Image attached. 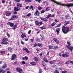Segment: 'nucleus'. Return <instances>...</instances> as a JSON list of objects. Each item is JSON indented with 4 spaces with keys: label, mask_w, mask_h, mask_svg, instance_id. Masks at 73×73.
Here are the masks:
<instances>
[{
    "label": "nucleus",
    "mask_w": 73,
    "mask_h": 73,
    "mask_svg": "<svg viewBox=\"0 0 73 73\" xmlns=\"http://www.w3.org/2000/svg\"><path fill=\"white\" fill-rule=\"evenodd\" d=\"M52 1L54 2L55 3H56V4H58L59 5H62V6H64L65 7V6H66L67 8H70L71 7H73V3H69L67 4H61V3L58 2H57L56 1H54V0H51Z\"/></svg>",
    "instance_id": "nucleus-1"
},
{
    "label": "nucleus",
    "mask_w": 73,
    "mask_h": 73,
    "mask_svg": "<svg viewBox=\"0 0 73 73\" xmlns=\"http://www.w3.org/2000/svg\"><path fill=\"white\" fill-rule=\"evenodd\" d=\"M62 28L63 32L65 34L69 32V29L68 27H66L64 25H63Z\"/></svg>",
    "instance_id": "nucleus-2"
},
{
    "label": "nucleus",
    "mask_w": 73,
    "mask_h": 73,
    "mask_svg": "<svg viewBox=\"0 0 73 73\" xmlns=\"http://www.w3.org/2000/svg\"><path fill=\"white\" fill-rule=\"evenodd\" d=\"M67 44L68 45L66 46L67 48V49H69V50H71V52H72V51L73 50V47L70 46V45H71V44H70V42H69L68 41L67 42Z\"/></svg>",
    "instance_id": "nucleus-3"
},
{
    "label": "nucleus",
    "mask_w": 73,
    "mask_h": 73,
    "mask_svg": "<svg viewBox=\"0 0 73 73\" xmlns=\"http://www.w3.org/2000/svg\"><path fill=\"white\" fill-rule=\"evenodd\" d=\"M34 15L35 16H39L40 15V12L37 10H36V11L35 12Z\"/></svg>",
    "instance_id": "nucleus-4"
},
{
    "label": "nucleus",
    "mask_w": 73,
    "mask_h": 73,
    "mask_svg": "<svg viewBox=\"0 0 73 73\" xmlns=\"http://www.w3.org/2000/svg\"><path fill=\"white\" fill-rule=\"evenodd\" d=\"M8 25H9L11 27H13L14 25V23H11V22H8L7 24Z\"/></svg>",
    "instance_id": "nucleus-5"
},
{
    "label": "nucleus",
    "mask_w": 73,
    "mask_h": 73,
    "mask_svg": "<svg viewBox=\"0 0 73 73\" xmlns=\"http://www.w3.org/2000/svg\"><path fill=\"white\" fill-rule=\"evenodd\" d=\"M11 15V12L9 11H7L6 13V15L7 16H9Z\"/></svg>",
    "instance_id": "nucleus-6"
},
{
    "label": "nucleus",
    "mask_w": 73,
    "mask_h": 73,
    "mask_svg": "<svg viewBox=\"0 0 73 73\" xmlns=\"http://www.w3.org/2000/svg\"><path fill=\"white\" fill-rule=\"evenodd\" d=\"M40 19L41 20H42V21H44L47 22V21H48L47 19H46V18H45L41 17L40 18Z\"/></svg>",
    "instance_id": "nucleus-7"
},
{
    "label": "nucleus",
    "mask_w": 73,
    "mask_h": 73,
    "mask_svg": "<svg viewBox=\"0 0 73 73\" xmlns=\"http://www.w3.org/2000/svg\"><path fill=\"white\" fill-rule=\"evenodd\" d=\"M66 19H68V20L70 19V15H66Z\"/></svg>",
    "instance_id": "nucleus-8"
},
{
    "label": "nucleus",
    "mask_w": 73,
    "mask_h": 73,
    "mask_svg": "<svg viewBox=\"0 0 73 73\" xmlns=\"http://www.w3.org/2000/svg\"><path fill=\"white\" fill-rule=\"evenodd\" d=\"M53 40L54 41H55L57 43V44H59V41H58V40H57V39L54 38Z\"/></svg>",
    "instance_id": "nucleus-9"
},
{
    "label": "nucleus",
    "mask_w": 73,
    "mask_h": 73,
    "mask_svg": "<svg viewBox=\"0 0 73 73\" xmlns=\"http://www.w3.org/2000/svg\"><path fill=\"white\" fill-rule=\"evenodd\" d=\"M16 54H13L12 55V58H11V60L12 61L14 59H15V58H16Z\"/></svg>",
    "instance_id": "nucleus-10"
},
{
    "label": "nucleus",
    "mask_w": 73,
    "mask_h": 73,
    "mask_svg": "<svg viewBox=\"0 0 73 73\" xmlns=\"http://www.w3.org/2000/svg\"><path fill=\"white\" fill-rule=\"evenodd\" d=\"M17 72H18L20 73H21V72H23V70H22V69H20L17 68Z\"/></svg>",
    "instance_id": "nucleus-11"
},
{
    "label": "nucleus",
    "mask_w": 73,
    "mask_h": 73,
    "mask_svg": "<svg viewBox=\"0 0 73 73\" xmlns=\"http://www.w3.org/2000/svg\"><path fill=\"white\" fill-rule=\"evenodd\" d=\"M14 10L15 11H17L18 12L19 10H20V9H19V7H16L14 9Z\"/></svg>",
    "instance_id": "nucleus-12"
},
{
    "label": "nucleus",
    "mask_w": 73,
    "mask_h": 73,
    "mask_svg": "<svg viewBox=\"0 0 73 73\" xmlns=\"http://www.w3.org/2000/svg\"><path fill=\"white\" fill-rule=\"evenodd\" d=\"M21 33L22 34L21 35V38H24V37H26V35H24V33H23L21 32Z\"/></svg>",
    "instance_id": "nucleus-13"
},
{
    "label": "nucleus",
    "mask_w": 73,
    "mask_h": 73,
    "mask_svg": "<svg viewBox=\"0 0 73 73\" xmlns=\"http://www.w3.org/2000/svg\"><path fill=\"white\" fill-rule=\"evenodd\" d=\"M23 50H25L26 51V52L27 53H30V51H29V50H28L27 48H23Z\"/></svg>",
    "instance_id": "nucleus-14"
},
{
    "label": "nucleus",
    "mask_w": 73,
    "mask_h": 73,
    "mask_svg": "<svg viewBox=\"0 0 73 73\" xmlns=\"http://www.w3.org/2000/svg\"><path fill=\"white\" fill-rule=\"evenodd\" d=\"M17 7H22L23 5L21 4L17 3Z\"/></svg>",
    "instance_id": "nucleus-15"
},
{
    "label": "nucleus",
    "mask_w": 73,
    "mask_h": 73,
    "mask_svg": "<svg viewBox=\"0 0 73 73\" xmlns=\"http://www.w3.org/2000/svg\"><path fill=\"white\" fill-rule=\"evenodd\" d=\"M70 23V21H65L64 22V25L65 26L66 25H67V24H69V23Z\"/></svg>",
    "instance_id": "nucleus-16"
},
{
    "label": "nucleus",
    "mask_w": 73,
    "mask_h": 73,
    "mask_svg": "<svg viewBox=\"0 0 73 73\" xmlns=\"http://www.w3.org/2000/svg\"><path fill=\"white\" fill-rule=\"evenodd\" d=\"M56 32L57 35H59V32H60V29L58 28L56 29Z\"/></svg>",
    "instance_id": "nucleus-17"
},
{
    "label": "nucleus",
    "mask_w": 73,
    "mask_h": 73,
    "mask_svg": "<svg viewBox=\"0 0 73 73\" xmlns=\"http://www.w3.org/2000/svg\"><path fill=\"white\" fill-rule=\"evenodd\" d=\"M2 41H4L5 42H7V41H8V39L5 38L3 39Z\"/></svg>",
    "instance_id": "nucleus-18"
},
{
    "label": "nucleus",
    "mask_w": 73,
    "mask_h": 73,
    "mask_svg": "<svg viewBox=\"0 0 73 73\" xmlns=\"http://www.w3.org/2000/svg\"><path fill=\"white\" fill-rule=\"evenodd\" d=\"M43 60L45 61V62H48V60L46 59V58L45 57H44L43 58Z\"/></svg>",
    "instance_id": "nucleus-19"
},
{
    "label": "nucleus",
    "mask_w": 73,
    "mask_h": 73,
    "mask_svg": "<svg viewBox=\"0 0 73 73\" xmlns=\"http://www.w3.org/2000/svg\"><path fill=\"white\" fill-rule=\"evenodd\" d=\"M35 23L36 25H37V26H38L39 25V23H38V22L37 21H36L35 22Z\"/></svg>",
    "instance_id": "nucleus-20"
},
{
    "label": "nucleus",
    "mask_w": 73,
    "mask_h": 73,
    "mask_svg": "<svg viewBox=\"0 0 73 73\" xmlns=\"http://www.w3.org/2000/svg\"><path fill=\"white\" fill-rule=\"evenodd\" d=\"M0 73H5V71H3V69H0Z\"/></svg>",
    "instance_id": "nucleus-21"
},
{
    "label": "nucleus",
    "mask_w": 73,
    "mask_h": 73,
    "mask_svg": "<svg viewBox=\"0 0 73 73\" xmlns=\"http://www.w3.org/2000/svg\"><path fill=\"white\" fill-rule=\"evenodd\" d=\"M34 60H35V61H38V59L36 57H35L34 58Z\"/></svg>",
    "instance_id": "nucleus-22"
},
{
    "label": "nucleus",
    "mask_w": 73,
    "mask_h": 73,
    "mask_svg": "<svg viewBox=\"0 0 73 73\" xmlns=\"http://www.w3.org/2000/svg\"><path fill=\"white\" fill-rule=\"evenodd\" d=\"M31 65H36V63L34 62H31L30 63Z\"/></svg>",
    "instance_id": "nucleus-23"
},
{
    "label": "nucleus",
    "mask_w": 73,
    "mask_h": 73,
    "mask_svg": "<svg viewBox=\"0 0 73 73\" xmlns=\"http://www.w3.org/2000/svg\"><path fill=\"white\" fill-rule=\"evenodd\" d=\"M41 40H44V35H42L41 36Z\"/></svg>",
    "instance_id": "nucleus-24"
},
{
    "label": "nucleus",
    "mask_w": 73,
    "mask_h": 73,
    "mask_svg": "<svg viewBox=\"0 0 73 73\" xmlns=\"http://www.w3.org/2000/svg\"><path fill=\"white\" fill-rule=\"evenodd\" d=\"M29 9H32L33 11V10H34V9L33 8V7L32 6H31L29 7Z\"/></svg>",
    "instance_id": "nucleus-25"
},
{
    "label": "nucleus",
    "mask_w": 73,
    "mask_h": 73,
    "mask_svg": "<svg viewBox=\"0 0 73 73\" xmlns=\"http://www.w3.org/2000/svg\"><path fill=\"white\" fill-rule=\"evenodd\" d=\"M52 16V15H51V14H49L48 15V16L46 17V18H47V19H49V17H51Z\"/></svg>",
    "instance_id": "nucleus-26"
},
{
    "label": "nucleus",
    "mask_w": 73,
    "mask_h": 73,
    "mask_svg": "<svg viewBox=\"0 0 73 73\" xmlns=\"http://www.w3.org/2000/svg\"><path fill=\"white\" fill-rule=\"evenodd\" d=\"M37 45L38 46L40 47V46H42V44H41V43H38Z\"/></svg>",
    "instance_id": "nucleus-27"
},
{
    "label": "nucleus",
    "mask_w": 73,
    "mask_h": 73,
    "mask_svg": "<svg viewBox=\"0 0 73 73\" xmlns=\"http://www.w3.org/2000/svg\"><path fill=\"white\" fill-rule=\"evenodd\" d=\"M56 25V23L54 22H53L52 24H51V26L52 27H54V25Z\"/></svg>",
    "instance_id": "nucleus-28"
},
{
    "label": "nucleus",
    "mask_w": 73,
    "mask_h": 73,
    "mask_svg": "<svg viewBox=\"0 0 73 73\" xmlns=\"http://www.w3.org/2000/svg\"><path fill=\"white\" fill-rule=\"evenodd\" d=\"M7 65L4 64L2 66V68H7Z\"/></svg>",
    "instance_id": "nucleus-29"
},
{
    "label": "nucleus",
    "mask_w": 73,
    "mask_h": 73,
    "mask_svg": "<svg viewBox=\"0 0 73 73\" xmlns=\"http://www.w3.org/2000/svg\"><path fill=\"white\" fill-rule=\"evenodd\" d=\"M42 65L43 66H45V65H46V63H45L44 61L43 62H42Z\"/></svg>",
    "instance_id": "nucleus-30"
},
{
    "label": "nucleus",
    "mask_w": 73,
    "mask_h": 73,
    "mask_svg": "<svg viewBox=\"0 0 73 73\" xmlns=\"http://www.w3.org/2000/svg\"><path fill=\"white\" fill-rule=\"evenodd\" d=\"M1 44H3L4 45H5V44H6V45H7V44H8V42H1Z\"/></svg>",
    "instance_id": "nucleus-31"
},
{
    "label": "nucleus",
    "mask_w": 73,
    "mask_h": 73,
    "mask_svg": "<svg viewBox=\"0 0 73 73\" xmlns=\"http://www.w3.org/2000/svg\"><path fill=\"white\" fill-rule=\"evenodd\" d=\"M13 27H14V28H13V29H15L17 27V25H14Z\"/></svg>",
    "instance_id": "nucleus-32"
},
{
    "label": "nucleus",
    "mask_w": 73,
    "mask_h": 73,
    "mask_svg": "<svg viewBox=\"0 0 73 73\" xmlns=\"http://www.w3.org/2000/svg\"><path fill=\"white\" fill-rule=\"evenodd\" d=\"M40 28L41 29H42V30H43V29H45L46 28V27H40Z\"/></svg>",
    "instance_id": "nucleus-33"
},
{
    "label": "nucleus",
    "mask_w": 73,
    "mask_h": 73,
    "mask_svg": "<svg viewBox=\"0 0 73 73\" xmlns=\"http://www.w3.org/2000/svg\"><path fill=\"white\" fill-rule=\"evenodd\" d=\"M8 49L9 50H12V49L10 47H9L8 48Z\"/></svg>",
    "instance_id": "nucleus-34"
},
{
    "label": "nucleus",
    "mask_w": 73,
    "mask_h": 73,
    "mask_svg": "<svg viewBox=\"0 0 73 73\" xmlns=\"http://www.w3.org/2000/svg\"><path fill=\"white\" fill-rule=\"evenodd\" d=\"M38 10H41L42 9V7L39 6L38 8Z\"/></svg>",
    "instance_id": "nucleus-35"
},
{
    "label": "nucleus",
    "mask_w": 73,
    "mask_h": 73,
    "mask_svg": "<svg viewBox=\"0 0 73 73\" xmlns=\"http://www.w3.org/2000/svg\"><path fill=\"white\" fill-rule=\"evenodd\" d=\"M58 46H54V48H53V49H58Z\"/></svg>",
    "instance_id": "nucleus-36"
},
{
    "label": "nucleus",
    "mask_w": 73,
    "mask_h": 73,
    "mask_svg": "<svg viewBox=\"0 0 73 73\" xmlns=\"http://www.w3.org/2000/svg\"><path fill=\"white\" fill-rule=\"evenodd\" d=\"M31 16V13H29L28 14L26 15V16H27V17H29V16Z\"/></svg>",
    "instance_id": "nucleus-37"
},
{
    "label": "nucleus",
    "mask_w": 73,
    "mask_h": 73,
    "mask_svg": "<svg viewBox=\"0 0 73 73\" xmlns=\"http://www.w3.org/2000/svg\"><path fill=\"white\" fill-rule=\"evenodd\" d=\"M53 46H50L49 47V48L50 49H53Z\"/></svg>",
    "instance_id": "nucleus-38"
},
{
    "label": "nucleus",
    "mask_w": 73,
    "mask_h": 73,
    "mask_svg": "<svg viewBox=\"0 0 73 73\" xmlns=\"http://www.w3.org/2000/svg\"><path fill=\"white\" fill-rule=\"evenodd\" d=\"M46 9L47 11H50V9H49V7H47L46 8Z\"/></svg>",
    "instance_id": "nucleus-39"
},
{
    "label": "nucleus",
    "mask_w": 73,
    "mask_h": 73,
    "mask_svg": "<svg viewBox=\"0 0 73 73\" xmlns=\"http://www.w3.org/2000/svg\"><path fill=\"white\" fill-rule=\"evenodd\" d=\"M60 25H61V23H60V24H58L57 25L56 27L57 28L58 27H60Z\"/></svg>",
    "instance_id": "nucleus-40"
},
{
    "label": "nucleus",
    "mask_w": 73,
    "mask_h": 73,
    "mask_svg": "<svg viewBox=\"0 0 73 73\" xmlns=\"http://www.w3.org/2000/svg\"><path fill=\"white\" fill-rule=\"evenodd\" d=\"M54 73H60L57 70H56L54 72Z\"/></svg>",
    "instance_id": "nucleus-41"
},
{
    "label": "nucleus",
    "mask_w": 73,
    "mask_h": 73,
    "mask_svg": "<svg viewBox=\"0 0 73 73\" xmlns=\"http://www.w3.org/2000/svg\"><path fill=\"white\" fill-rule=\"evenodd\" d=\"M62 73H68V71L66 70H64L62 71Z\"/></svg>",
    "instance_id": "nucleus-42"
},
{
    "label": "nucleus",
    "mask_w": 73,
    "mask_h": 73,
    "mask_svg": "<svg viewBox=\"0 0 73 73\" xmlns=\"http://www.w3.org/2000/svg\"><path fill=\"white\" fill-rule=\"evenodd\" d=\"M62 56L63 57H66V54H62Z\"/></svg>",
    "instance_id": "nucleus-43"
},
{
    "label": "nucleus",
    "mask_w": 73,
    "mask_h": 73,
    "mask_svg": "<svg viewBox=\"0 0 73 73\" xmlns=\"http://www.w3.org/2000/svg\"><path fill=\"white\" fill-rule=\"evenodd\" d=\"M26 2H28L29 3H31L32 1V0H27Z\"/></svg>",
    "instance_id": "nucleus-44"
},
{
    "label": "nucleus",
    "mask_w": 73,
    "mask_h": 73,
    "mask_svg": "<svg viewBox=\"0 0 73 73\" xmlns=\"http://www.w3.org/2000/svg\"><path fill=\"white\" fill-rule=\"evenodd\" d=\"M15 1H16L17 2H18V3H19V2H20L21 1L20 0H15Z\"/></svg>",
    "instance_id": "nucleus-45"
},
{
    "label": "nucleus",
    "mask_w": 73,
    "mask_h": 73,
    "mask_svg": "<svg viewBox=\"0 0 73 73\" xmlns=\"http://www.w3.org/2000/svg\"><path fill=\"white\" fill-rule=\"evenodd\" d=\"M42 21H41L39 22V24L40 25H42Z\"/></svg>",
    "instance_id": "nucleus-46"
},
{
    "label": "nucleus",
    "mask_w": 73,
    "mask_h": 73,
    "mask_svg": "<svg viewBox=\"0 0 73 73\" xmlns=\"http://www.w3.org/2000/svg\"><path fill=\"white\" fill-rule=\"evenodd\" d=\"M7 35L8 36V37H10L11 36L10 35H9L8 33H7Z\"/></svg>",
    "instance_id": "nucleus-47"
},
{
    "label": "nucleus",
    "mask_w": 73,
    "mask_h": 73,
    "mask_svg": "<svg viewBox=\"0 0 73 73\" xmlns=\"http://www.w3.org/2000/svg\"><path fill=\"white\" fill-rule=\"evenodd\" d=\"M42 73V70H41V69H40L39 73Z\"/></svg>",
    "instance_id": "nucleus-48"
},
{
    "label": "nucleus",
    "mask_w": 73,
    "mask_h": 73,
    "mask_svg": "<svg viewBox=\"0 0 73 73\" xmlns=\"http://www.w3.org/2000/svg\"><path fill=\"white\" fill-rule=\"evenodd\" d=\"M60 18L62 19H64V16L63 15H62L60 17Z\"/></svg>",
    "instance_id": "nucleus-49"
},
{
    "label": "nucleus",
    "mask_w": 73,
    "mask_h": 73,
    "mask_svg": "<svg viewBox=\"0 0 73 73\" xmlns=\"http://www.w3.org/2000/svg\"><path fill=\"white\" fill-rule=\"evenodd\" d=\"M56 66V65L55 64H54L52 65V68H55Z\"/></svg>",
    "instance_id": "nucleus-50"
},
{
    "label": "nucleus",
    "mask_w": 73,
    "mask_h": 73,
    "mask_svg": "<svg viewBox=\"0 0 73 73\" xmlns=\"http://www.w3.org/2000/svg\"><path fill=\"white\" fill-rule=\"evenodd\" d=\"M40 39L39 38H37V39H36V41H37L40 42Z\"/></svg>",
    "instance_id": "nucleus-51"
},
{
    "label": "nucleus",
    "mask_w": 73,
    "mask_h": 73,
    "mask_svg": "<svg viewBox=\"0 0 73 73\" xmlns=\"http://www.w3.org/2000/svg\"><path fill=\"white\" fill-rule=\"evenodd\" d=\"M50 64H54V62H53V61H50Z\"/></svg>",
    "instance_id": "nucleus-52"
},
{
    "label": "nucleus",
    "mask_w": 73,
    "mask_h": 73,
    "mask_svg": "<svg viewBox=\"0 0 73 73\" xmlns=\"http://www.w3.org/2000/svg\"><path fill=\"white\" fill-rule=\"evenodd\" d=\"M21 43L22 44H23V45H24V42L22 40L21 41Z\"/></svg>",
    "instance_id": "nucleus-53"
},
{
    "label": "nucleus",
    "mask_w": 73,
    "mask_h": 73,
    "mask_svg": "<svg viewBox=\"0 0 73 73\" xmlns=\"http://www.w3.org/2000/svg\"><path fill=\"white\" fill-rule=\"evenodd\" d=\"M44 12H45V11H44V10H42L41 11V13H44Z\"/></svg>",
    "instance_id": "nucleus-54"
},
{
    "label": "nucleus",
    "mask_w": 73,
    "mask_h": 73,
    "mask_svg": "<svg viewBox=\"0 0 73 73\" xmlns=\"http://www.w3.org/2000/svg\"><path fill=\"white\" fill-rule=\"evenodd\" d=\"M12 17L14 18L15 19L16 17V15H13L12 16Z\"/></svg>",
    "instance_id": "nucleus-55"
},
{
    "label": "nucleus",
    "mask_w": 73,
    "mask_h": 73,
    "mask_svg": "<svg viewBox=\"0 0 73 73\" xmlns=\"http://www.w3.org/2000/svg\"><path fill=\"white\" fill-rule=\"evenodd\" d=\"M25 58L26 60H28V57L27 56H25Z\"/></svg>",
    "instance_id": "nucleus-56"
},
{
    "label": "nucleus",
    "mask_w": 73,
    "mask_h": 73,
    "mask_svg": "<svg viewBox=\"0 0 73 73\" xmlns=\"http://www.w3.org/2000/svg\"><path fill=\"white\" fill-rule=\"evenodd\" d=\"M36 1H38L39 3H40L41 0H35Z\"/></svg>",
    "instance_id": "nucleus-57"
},
{
    "label": "nucleus",
    "mask_w": 73,
    "mask_h": 73,
    "mask_svg": "<svg viewBox=\"0 0 73 73\" xmlns=\"http://www.w3.org/2000/svg\"><path fill=\"white\" fill-rule=\"evenodd\" d=\"M69 56V55L68 54H66V57H68Z\"/></svg>",
    "instance_id": "nucleus-58"
},
{
    "label": "nucleus",
    "mask_w": 73,
    "mask_h": 73,
    "mask_svg": "<svg viewBox=\"0 0 73 73\" xmlns=\"http://www.w3.org/2000/svg\"><path fill=\"white\" fill-rule=\"evenodd\" d=\"M31 30H30L28 32V33L29 34H31Z\"/></svg>",
    "instance_id": "nucleus-59"
},
{
    "label": "nucleus",
    "mask_w": 73,
    "mask_h": 73,
    "mask_svg": "<svg viewBox=\"0 0 73 73\" xmlns=\"http://www.w3.org/2000/svg\"><path fill=\"white\" fill-rule=\"evenodd\" d=\"M69 61H68L67 62H66L65 63L66 64H69Z\"/></svg>",
    "instance_id": "nucleus-60"
},
{
    "label": "nucleus",
    "mask_w": 73,
    "mask_h": 73,
    "mask_svg": "<svg viewBox=\"0 0 73 73\" xmlns=\"http://www.w3.org/2000/svg\"><path fill=\"white\" fill-rule=\"evenodd\" d=\"M2 3H5V0H2Z\"/></svg>",
    "instance_id": "nucleus-61"
},
{
    "label": "nucleus",
    "mask_w": 73,
    "mask_h": 73,
    "mask_svg": "<svg viewBox=\"0 0 73 73\" xmlns=\"http://www.w3.org/2000/svg\"><path fill=\"white\" fill-rule=\"evenodd\" d=\"M23 64H25V62L23 61L22 62Z\"/></svg>",
    "instance_id": "nucleus-62"
},
{
    "label": "nucleus",
    "mask_w": 73,
    "mask_h": 73,
    "mask_svg": "<svg viewBox=\"0 0 73 73\" xmlns=\"http://www.w3.org/2000/svg\"><path fill=\"white\" fill-rule=\"evenodd\" d=\"M36 46H37V44L35 43L34 45V47H36Z\"/></svg>",
    "instance_id": "nucleus-63"
},
{
    "label": "nucleus",
    "mask_w": 73,
    "mask_h": 73,
    "mask_svg": "<svg viewBox=\"0 0 73 73\" xmlns=\"http://www.w3.org/2000/svg\"><path fill=\"white\" fill-rule=\"evenodd\" d=\"M55 16V15L54 14L51 15L52 17H54Z\"/></svg>",
    "instance_id": "nucleus-64"
}]
</instances>
